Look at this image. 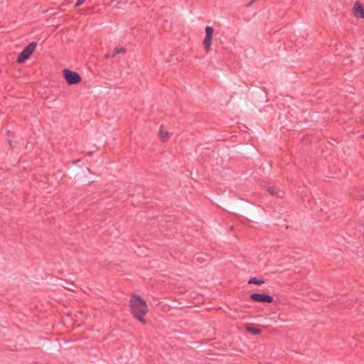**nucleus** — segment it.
Returning a JSON list of instances; mask_svg holds the SVG:
<instances>
[{"instance_id":"nucleus-1","label":"nucleus","mask_w":364,"mask_h":364,"mask_svg":"<svg viewBox=\"0 0 364 364\" xmlns=\"http://www.w3.org/2000/svg\"><path fill=\"white\" fill-rule=\"evenodd\" d=\"M131 313L134 318L145 325L147 321L144 318L149 311L146 301L138 294H132L129 301Z\"/></svg>"},{"instance_id":"nucleus-2","label":"nucleus","mask_w":364,"mask_h":364,"mask_svg":"<svg viewBox=\"0 0 364 364\" xmlns=\"http://www.w3.org/2000/svg\"><path fill=\"white\" fill-rule=\"evenodd\" d=\"M249 299L253 302L262 304H271L274 301V297L266 293H252L249 296Z\"/></svg>"},{"instance_id":"nucleus-3","label":"nucleus","mask_w":364,"mask_h":364,"mask_svg":"<svg viewBox=\"0 0 364 364\" xmlns=\"http://www.w3.org/2000/svg\"><path fill=\"white\" fill-rule=\"evenodd\" d=\"M63 73L66 82L69 85H76L82 80L80 75L75 71L64 69Z\"/></svg>"},{"instance_id":"nucleus-4","label":"nucleus","mask_w":364,"mask_h":364,"mask_svg":"<svg viewBox=\"0 0 364 364\" xmlns=\"http://www.w3.org/2000/svg\"><path fill=\"white\" fill-rule=\"evenodd\" d=\"M37 46V43L31 42L27 46H26L19 54L17 61L18 63H23L28 59L35 50Z\"/></svg>"},{"instance_id":"nucleus-5","label":"nucleus","mask_w":364,"mask_h":364,"mask_svg":"<svg viewBox=\"0 0 364 364\" xmlns=\"http://www.w3.org/2000/svg\"><path fill=\"white\" fill-rule=\"evenodd\" d=\"M205 36L203 41L204 48L206 52H209L212 44L213 28L211 26H206L205 28Z\"/></svg>"},{"instance_id":"nucleus-6","label":"nucleus","mask_w":364,"mask_h":364,"mask_svg":"<svg viewBox=\"0 0 364 364\" xmlns=\"http://www.w3.org/2000/svg\"><path fill=\"white\" fill-rule=\"evenodd\" d=\"M245 331L254 336L259 335L262 333V330L258 328L255 324L247 323L245 326Z\"/></svg>"},{"instance_id":"nucleus-7","label":"nucleus","mask_w":364,"mask_h":364,"mask_svg":"<svg viewBox=\"0 0 364 364\" xmlns=\"http://www.w3.org/2000/svg\"><path fill=\"white\" fill-rule=\"evenodd\" d=\"M353 14L356 17L364 18V10L361 4L356 1L353 6Z\"/></svg>"},{"instance_id":"nucleus-8","label":"nucleus","mask_w":364,"mask_h":364,"mask_svg":"<svg viewBox=\"0 0 364 364\" xmlns=\"http://www.w3.org/2000/svg\"><path fill=\"white\" fill-rule=\"evenodd\" d=\"M264 282H265L263 278L252 277L248 280L247 284L254 285H262L264 284Z\"/></svg>"},{"instance_id":"nucleus-9","label":"nucleus","mask_w":364,"mask_h":364,"mask_svg":"<svg viewBox=\"0 0 364 364\" xmlns=\"http://www.w3.org/2000/svg\"><path fill=\"white\" fill-rule=\"evenodd\" d=\"M159 136L162 141H166L169 138L170 133L166 131H164L161 127L159 132Z\"/></svg>"},{"instance_id":"nucleus-10","label":"nucleus","mask_w":364,"mask_h":364,"mask_svg":"<svg viewBox=\"0 0 364 364\" xmlns=\"http://www.w3.org/2000/svg\"><path fill=\"white\" fill-rule=\"evenodd\" d=\"M203 252H197L194 255H193V261H197V262H200V259H203V260H205L203 258Z\"/></svg>"},{"instance_id":"nucleus-11","label":"nucleus","mask_w":364,"mask_h":364,"mask_svg":"<svg viewBox=\"0 0 364 364\" xmlns=\"http://www.w3.org/2000/svg\"><path fill=\"white\" fill-rule=\"evenodd\" d=\"M267 191L269 193V194L272 196H281V195L279 194L278 192L275 191V188L274 187H272V186L268 187Z\"/></svg>"},{"instance_id":"nucleus-12","label":"nucleus","mask_w":364,"mask_h":364,"mask_svg":"<svg viewBox=\"0 0 364 364\" xmlns=\"http://www.w3.org/2000/svg\"><path fill=\"white\" fill-rule=\"evenodd\" d=\"M126 50L122 47H117L114 48V53H112V55H115L118 53H125Z\"/></svg>"},{"instance_id":"nucleus-13","label":"nucleus","mask_w":364,"mask_h":364,"mask_svg":"<svg viewBox=\"0 0 364 364\" xmlns=\"http://www.w3.org/2000/svg\"><path fill=\"white\" fill-rule=\"evenodd\" d=\"M85 2V0H77L76 4H75V6H80V5H82L83 3Z\"/></svg>"},{"instance_id":"nucleus-14","label":"nucleus","mask_w":364,"mask_h":364,"mask_svg":"<svg viewBox=\"0 0 364 364\" xmlns=\"http://www.w3.org/2000/svg\"><path fill=\"white\" fill-rule=\"evenodd\" d=\"M113 56H114V55H112V54H109V53H107V54H106V55H105V57H106L107 58H110V57H113Z\"/></svg>"},{"instance_id":"nucleus-15","label":"nucleus","mask_w":364,"mask_h":364,"mask_svg":"<svg viewBox=\"0 0 364 364\" xmlns=\"http://www.w3.org/2000/svg\"><path fill=\"white\" fill-rule=\"evenodd\" d=\"M9 145H10L11 146H13V144H12V141H11V140H9Z\"/></svg>"},{"instance_id":"nucleus-16","label":"nucleus","mask_w":364,"mask_h":364,"mask_svg":"<svg viewBox=\"0 0 364 364\" xmlns=\"http://www.w3.org/2000/svg\"><path fill=\"white\" fill-rule=\"evenodd\" d=\"M92 154V151L87 152V155L91 156Z\"/></svg>"},{"instance_id":"nucleus-17","label":"nucleus","mask_w":364,"mask_h":364,"mask_svg":"<svg viewBox=\"0 0 364 364\" xmlns=\"http://www.w3.org/2000/svg\"><path fill=\"white\" fill-rule=\"evenodd\" d=\"M79 161H80V159H78L77 161L73 162L74 164H77V163H79Z\"/></svg>"},{"instance_id":"nucleus-18","label":"nucleus","mask_w":364,"mask_h":364,"mask_svg":"<svg viewBox=\"0 0 364 364\" xmlns=\"http://www.w3.org/2000/svg\"><path fill=\"white\" fill-rule=\"evenodd\" d=\"M230 230H232V229H233V227H232V226H230Z\"/></svg>"}]
</instances>
